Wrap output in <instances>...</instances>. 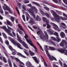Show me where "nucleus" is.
I'll return each instance as SVG.
<instances>
[{"label":"nucleus","mask_w":67,"mask_h":67,"mask_svg":"<svg viewBox=\"0 0 67 67\" xmlns=\"http://www.w3.org/2000/svg\"><path fill=\"white\" fill-rule=\"evenodd\" d=\"M22 17L24 21H25V22H26V20H25V16L24 15H23Z\"/></svg>","instance_id":"44"},{"label":"nucleus","mask_w":67,"mask_h":67,"mask_svg":"<svg viewBox=\"0 0 67 67\" xmlns=\"http://www.w3.org/2000/svg\"><path fill=\"white\" fill-rule=\"evenodd\" d=\"M52 57L53 59H54L55 60H57V59H56V58H55V57H54V56H53V55H52Z\"/></svg>","instance_id":"57"},{"label":"nucleus","mask_w":67,"mask_h":67,"mask_svg":"<svg viewBox=\"0 0 67 67\" xmlns=\"http://www.w3.org/2000/svg\"><path fill=\"white\" fill-rule=\"evenodd\" d=\"M26 14H27V16H26V20L27 21H28L29 19V17L30 19H31V17H30V15H29V14L28 13L26 12Z\"/></svg>","instance_id":"20"},{"label":"nucleus","mask_w":67,"mask_h":67,"mask_svg":"<svg viewBox=\"0 0 67 67\" xmlns=\"http://www.w3.org/2000/svg\"><path fill=\"white\" fill-rule=\"evenodd\" d=\"M24 34H25V36H24V37L25 38V40H26V41H27V42L28 43H29L30 42V41H32L31 39L30 38L28 39V37H29V35L27 34L26 33H25V32H24Z\"/></svg>","instance_id":"7"},{"label":"nucleus","mask_w":67,"mask_h":67,"mask_svg":"<svg viewBox=\"0 0 67 67\" xmlns=\"http://www.w3.org/2000/svg\"><path fill=\"white\" fill-rule=\"evenodd\" d=\"M54 2H55V3H58V1L57 0H52Z\"/></svg>","instance_id":"55"},{"label":"nucleus","mask_w":67,"mask_h":67,"mask_svg":"<svg viewBox=\"0 0 67 67\" xmlns=\"http://www.w3.org/2000/svg\"><path fill=\"white\" fill-rule=\"evenodd\" d=\"M49 33H50L51 35H54V33L52 31H51Z\"/></svg>","instance_id":"59"},{"label":"nucleus","mask_w":67,"mask_h":67,"mask_svg":"<svg viewBox=\"0 0 67 67\" xmlns=\"http://www.w3.org/2000/svg\"><path fill=\"white\" fill-rule=\"evenodd\" d=\"M56 38L57 39H56L55 41H56V42H60L61 40L60 38H59V37H56Z\"/></svg>","instance_id":"26"},{"label":"nucleus","mask_w":67,"mask_h":67,"mask_svg":"<svg viewBox=\"0 0 67 67\" xmlns=\"http://www.w3.org/2000/svg\"><path fill=\"white\" fill-rule=\"evenodd\" d=\"M49 47L52 51H55V49L53 47L49 46Z\"/></svg>","instance_id":"32"},{"label":"nucleus","mask_w":67,"mask_h":67,"mask_svg":"<svg viewBox=\"0 0 67 67\" xmlns=\"http://www.w3.org/2000/svg\"><path fill=\"white\" fill-rule=\"evenodd\" d=\"M29 53L31 56H33L35 55V53H33V52L31 51L30 50H29Z\"/></svg>","instance_id":"22"},{"label":"nucleus","mask_w":67,"mask_h":67,"mask_svg":"<svg viewBox=\"0 0 67 67\" xmlns=\"http://www.w3.org/2000/svg\"><path fill=\"white\" fill-rule=\"evenodd\" d=\"M32 57L36 63H37V64H38L39 63L37 58L36 57Z\"/></svg>","instance_id":"14"},{"label":"nucleus","mask_w":67,"mask_h":67,"mask_svg":"<svg viewBox=\"0 0 67 67\" xmlns=\"http://www.w3.org/2000/svg\"><path fill=\"white\" fill-rule=\"evenodd\" d=\"M60 36L62 38H64V36H65V33L63 32H61L60 34Z\"/></svg>","instance_id":"18"},{"label":"nucleus","mask_w":67,"mask_h":67,"mask_svg":"<svg viewBox=\"0 0 67 67\" xmlns=\"http://www.w3.org/2000/svg\"><path fill=\"white\" fill-rule=\"evenodd\" d=\"M49 42L50 43H51V44H53V45H54V46H56V44H55V42H53L51 40H50Z\"/></svg>","instance_id":"30"},{"label":"nucleus","mask_w":67,"mask_h":67,"mask_svg":"<svg viewBox=\"0 0 67 67\" xmlns=\"http://www.w3.org/2000/svg\"><path fill=\"white\" fill-rule=\"evenodd\" d=\"M58 51L59 52H60L61 53H64L65 52V50L63 49H58Z\"/></svg>","instance_id":"19"},{"label":"nucleus","mask_w":67,"mask_h":67,"mask_svg":"<svg viewBox=\"0 0 67 67\" xmlns=\"http://www.w3.org/2000/svg\"><path fill=\"white\" fill-rule=\"evenodd\" d=\"M54 35L56 36L57 37H58L59 36V35H58V34L56 32H55L54 33Z\"/></svg>","instance_id":"38"},{"label":"nucleus","mask_w":67,"mask_h":67,"mask_svg":"<svg viewBox=\"0 0 67 67\" xmlns=\"http://www.w3.org/2000/svg\"><path fill=\"white\" fill-rule=\"evenodd\" d=\"M15 59L16 60V62H19L20 60L17 58H15Z\"/></svg>","instance_id":"49"},{"label":"nucleus","mask_w":67,"mask_h":67,"mask_svg":"<svg viewBox=\"0 0 67 67\" xmlns=\"http://www.w3.org/2000/svg\"><path fill=\"white\" fill-rule=\"evenodd\" d=\"M42 19L43 21L44 22H46V23H47V22L48 23V21H47V19H46V18L44 17H43L42 18Z\"/></svg>","instance_id":"28"},{"label":"nucleus","mask_w":67,"mask_h":67,"mask_svg":"<svg viewBox=\"0 0 67 67\" xmlns=\"http://www.w3.org/2000/svg\"><path fill=\"white\" fill-rule=\"evenodd\" d=\"M16 10L17 11L19 15H20V12H19V10L18 9V7H16Z\"/></svg>","instance_id":"37"},{"label":"nucleus","mask_w":67,"mask_h":67,"mask_svg":"<svg viewBox=\"0 0 67 67\" xmlns=\"http://www.w3.org/2000/svg\"><path fill=\"white\" fill-rule=\"evenodd\" d=\"M44 33L45 34V36H46V37H47V40H48V35H47V32H46L45 31H44Z\"/></svg>","instance_id":"31"},{"label":"nucleus","mask_w":67,"mask_h":67,"mask_svg":"<svg viewBox=\"0 0 67 67\" xmlns=\"http://www.w3.org/2000/svg\"><path fill=\"white\" fill-rule=\"evenodd\" d=\"M28 23L30 24H31V25H33V24H35V23L34 21V19L32 18H31L30 19V20L28 21Z\"/></svg>","instance_id":"11"},{"label":"nucleus","mask_w":67,"mask_h":67,"mask_svg":"<svg viewBox=\"0 0 67 67\" xmlns=\"http://www.w3.org/2000/svg\"><path fill=\"white\" fill-rule=\"evenodd\" d=\"M32 3H34V4H35L38 7H41V6L40 5L37 3H36V2H32Z\"/></svg>","instance_id":"27"},{"label":"nucleus","mask_w":67,"mask_h":67,"mask_svg":"<svg viewBox=\"0 0 67 67\" xmlns=\"http://www.w3.org/2000/svg\"><path fill=\"white\" fill-rule=\"evenodd\" d=\"M51 12L52 14L54 16L55 20L57 21V22H60L59 20H60L59 16L57 15L56 12H54L53 10H51Z\"/></svg>","instance_id":"3"},{"label":"nucleus","mask_w":67,"mask_h":67,"mask_svg":"<svg viewBox=\"0 0 67 67\" xmlns=\"http://www.w3.org/2000/svg\"><path fill=\"white\" fill-rule=\"evenodd\" d=\"M43 63L45 67H47V66H48L47 65V64L46 63V62H44Z\"/></svg>","instance_id":"50"},{"label":"nucleus","mask_w":67,"mask_h":67,"mask_svg":"<svg viewBox=\"0 0 67 67\" xmlns=\"http://www.w3.org/2000/svg\"><path fill=\"white\" fill-rule=\"evenodd\" d=\"M22 8L25 11H26V8H25V5L23 4L22 5Z\"/></svg>","instance_id":"35"},{"label":"nucleus","mask_w":67,"mask_h":67,"mask_svg":"<svg viewBox=\"0 0 67 67\" xmlns=\"http://www.w3.org/2000/svg\"><path fill=\"white\" fill-rule=\"evenodd\" d=\"M16 35L18 41L20 42L21 44H23V45L27 49H28L29 47H28V46H27V44L25 43L24 41H23L22 42V40L21 39V38L20 37V36H19V35H18V34L17 33L16 34Z\"/></svg>","instance_id":"2"},{"label":"nucleus","mask_w":67,"mask_h":67,"mask_svg":"<svg viewBox=\"0 0 67 67\" xmlns=\"http://www.w3.org/2000/svg\"><path fill=\"white\" fill-rule=\"evenodd\" d=\"M64 43L65 44V46H67V42L65 40H63L62 41L61 43H60L59 45L60 46H61V47H64Z\"/></svg>","instance_id":"10"},{"label":"nucleus","mask_w":67,"mask_h":67,"mask_svg":"<svg viewBox=\"0 0 67 67\" xmlns=\"http://www.w3.org/2000/svg\"><path fill=\"white\" fill-rule=\"evenodd\" d=\"M8 61L9 64H10L11 63V60H9V59H8Z\"/></svg>","instance_id":"63"},{"label":"nucleus","mask_w":67,"mask_h":67,"mask_svg":"<svg viewBox=\"0 0 67 67\" xmlns=\"http://www.w3.org/2000/svg\"><path fill=\"white\" fill-rule=\"evenodd\" d=\"M51 24L53 25V28L55 30H57L58 32H60V31L61 30L59 29L58 27V26L57 25L53 23H51Z\"/></svg>","instance_id":"6"},{"label":"nucleus","mask_w":67,"mask_h":67,"mask_svg":"<svg viewBox=\"0 0 67 67\" xmlns=\"http://www.w3.org/2000/svg\"><path fill=\"white\" fill-rule=\"evenodd\" d=\"M19 63H20V64H22V65H24V64L22 62H21V61H19Z\"/></svg>","instance_id":"56"},{"label":"nucleus","mask_w":67,"mask_h":67,"mask_svg":"<svg viewBox=\"0 0 67 67\" xmlns=\"http://www.w3.org/2000/svg\"><path fill=\"white\" fill-rule=\"evenodd\" d=\"M8 47L10 50H11L12 51H12V55H16V51L15 50L13 49L12 46L10 45Z\"/></svg>","instance_id":"8"},{"label":"nucleus","mask_w":67,"mask_h":67,"mask_svg":"<svg viewBox=\"0 0 67 67\" xmlns=\"http://www.w3.org/2000/svg\"><path fill=\"white\" fill-rule=\"evenodd\" d=\"M1 28L2 29H4V30H5V31H6V30H9V29H7V27H6V26H4L3 27H1Z\"/></svg>","instance_id":"34"},{"label":"nucleus","mask_w":67,"mask_h":67,"mask_svg":"<svg viewBox=\"0 0 67 67\" xmlns=\"http://www.w3.org/2000/svg\"><path fill=\"white\" fill-rule=\"evenodd\" d=\"M36 20L37 21H41V19L38 15H37L36 18Z\"/></svg>","instance_id":"21"},{"label":"nucleus","mask_w":67,"mask_h":67,"mask_svg":"<svg viewBox=\"0 0 67 67\" xmlns=\"http://www.w3.org/2000/svg\"><path fill=\"white\" fill-rule=\"evenodd\" d=\"M18 26L19 28V29H20V30L23 31L24 32H25L23 30V27L20 25V24H18Z\"/></svg>","instance_id":"16"},{"label":"nucleus","mask_w":67,"mask_h":67,"mask_svg":"<svg viewBox=\"0 0 67 67\" xmlns=\"http://www.w3.org/2000/svg\"><path fill=\"white\" fill-rule=\"evenodd\" d=\"M0 12L2 14H3V10H2V9L1 8V7L0 8Z\"/></svg>","instance_id":"43"},{"label":"nucleus","mask_w":67,"mask_h":67,"mask_svg":"<svg viewBox=\"0 0 67 67\" xmlns=\"http://www.w3.org/2000/svg\"><path fill=\"white\" fill-rule=\"evenodd\" d=\"M39 11L42 15H46L47 18H49V15L48 13H44V12L41 9H39Z\"/></svg>","instance_id":"9"},{"label":"nucleus","mask_w":67,"mask_h":67,"mask_svg":"<svg viewBox=\"0 0 67 67\" xmlns=\"http://www.w3.org/2000/svg\"><path fill=\"white\" fill-rule=\"evenodd\" d=\"M63 66L64 67H67V65L65 64H64Z\"/></svg>","instance_id":"64"},{"label":"nucleus","mask_w":67,"mask_h":67,"mask_svg":"<svg viewBox=\"0 0 67 67\" xmlns=\"http://www.w3.org/2000/svg\"><path fill=\"white\" fill-rule=\"evenodd\" d=\"M5 43L8 45V46H9V41H6L5 42Z\"/></svg>","instance_id":"47"},{"label":"nucleus","mask_w":67,"mask_h":67,"mask_svg":"<svg viewBox=\"0 0 67 67\" xmlns=\"http://www.w3.org/2000/svg\"><path fill=\"white\" fill-rule=\"evenodd\" d=\"M11 16V17L10 18V20L11 21L13 22H14V19H15V18L13 16Z\"/></svg>","instance_id":"29"},{"label":"nucleus","mask_w":67,"mask_h":67,"mask_svg":"<svg viewBox=\"0 0 67 67\" xmlns=\"http://www.w3.org/2000/svg\"><path fill=\"white\" fill-rule=\"evenodd\" d=\"M57 12L59 14V15H62V12H59V11H57Z\"/></svg>","instance_id":"45"},{"label":"nucleus","mask_w":67,"mask_h":67,"mask_svg":"<svg viewBox=\"0 0 67 67\" xmlns=\"http://www.w3.org/2000/svg\"><path fill=\"white\" fill-rule=\"evenodd\" d=\"M12 33L13 35L14 36V37H15V36H16L15 33L14 31L12 32Z\"/></svg>","instance_id":"51"},{"label":"nucleus","mask_w":67,"mask_h":67,"mask_svg":"<svg viewBox=\"0 0 67 67\" xmlns=\"http://www.w3.org/2000/svg\"><path fill=\"white\" fill-rule=\"evenodd\" d=\"M44 8L45 10H46L47 11H49V8L48 7H44Z\"/></svg>","instance_id":"36"},{"label":"nucleus","mask_w":67,"mask_h":67,"mask_svg":"<svg viewBox=\"0 0 67 67\" xmlns=\"http://www.w3.org/2000/svg\"><path fill=\"white\" fill-rule=\"evenodd\" d=\"M24 3H29L30 2L29 1L27 0H25L24 1Z\"/></svg>","instance_id":"42"},{"label":"nucleus","mask_w":67,"mask_h":67,"mask_svg":"<svg viewBox=\"0 0 67 67\" xmlns=\"http://www.w3.org/2000/svg\"><path fill=\"white\" fill-rule=\"evenodd\" d=\"M17 55L19 56H20V57H23V58H26V57L22 55V54L20 53H18L17 54Z\"/></svg>","instance_id":"24"},{"label":"nucleus","mask_w":67,"mask_h":67,"mask_svg":"<svg viewBox=\"0 0 67 67\" xmlns=\"http://www.w3.org/2000/svg\"><path fill=\"white\" fill-rule=\"evenodd\" d=\"M4 5H6L5 7H3V8L4 9V10H7V11H8V10H9V9H10L9 7L7 5H6V4H4Z\"/></svg>","instance_id":"15"},{"label":"nucleus","mask_w":67,"mask_h":67,"mask_svg":"<svg viewBox=\"0 0 67 67\" xmlns=\"http://www.w3.org/2000/svg\"><path fill=\"white\" fill-rule=\"evenodd\" d=\"M61 24L62 25H63V26H66V25L65 24L63 23H62Z\"/></svg>","instance_id":"62"},{"label":"nucleus","mask_w":67,"mask_h":67,"mask_svg":"<svg viewBox=\"0 0 67 67\" xmlns=\"http://www.w3.org/2000/svg\"><path fill=\"white\" fill-rule=\"evenodd\" d=\"M59 63L60 64V65H61V66H63V64L62 63V62H61V61H60V60Z\"/></svg>","instance_id":"53"},{"label":"nucleus","mask_w":67,"mask_h":67,"mask_svg":"<svg viewBox=\"0 0 67 67\" xmlns=\"http://www.w3.org/2000/svg\"><path fill=\"white\" fill-rule=\"evenodd\" d=\"M33 10L36 13H37V9H36L35 7L34 6V7H32L31 9H29L28 10V11L30 13H31L33 17L35 19L36 16H35V15L34 14V12L33 11Z\"/></svg>","instance_id":"1"},{"label":"nucleus","mask_w":67,"mask_h":67,"mask_svg":"<svg viewBox=\"0 0 67 67\" xmlns=\"http://www.w3.org/2000/svg\"><path fill=\"white\" fill-rule=\"evenodd\" d=\"M17 5L18 6L19 8H20L21 7V4L18 2V1H17Z\"/></svg>","instance_id":"40"},{"label":"nucleus","mask_w":67,"mask_h":67,"mask_svg":"<svg viewBox=\"0 0 67 67\" xmlns=\"http://www.w3.org/2000/svg\"><path fill=\"white\" fill-rule=\"evenodd\" d=\"M51 38L52 40H53V41H56V38L53 37H51Z\"/></svg>","instance_id":"39"},{"label":"nucleus","mask_w":67,"mask_h":67,"mask_svg":"<svg viewBox=\"0 0 67 67\" xmlns=\"http://www.w3.org/2000/svg\"><path fill=\"white\" fill-rule=\"evenodd\" d=\"M3 60L4 62L5 63H6L7 62V60H6V59H5V57H3Z\"/></svg>","instance_id":"46"},{"label":"nucleus","mask_w":67,"mask_h":67,"mask_svg":"<svg viewBox=\"0 0 67 67\" xmlns=\"http://www.w3.org/2000/svg\"><path fill=\"white\" fill-rule=\"evenodd\" d=\"M18 32H19L20 34V35H22L23 34V31H22L21 30H18Z\"/></svg>","instance_id":"41"},{"label":"nucleus","mask_w":67,"mask_h":67,"mask_svg":"<svg viewBox=\"0 0 67 67\" xmlns=\"http://www.w3.org/2000/svg\"><path fill=\"white\" fill-rule=\"evenodd\" d=\"M3 18L1 16V15H0V20H3Z\"/></svg>","instance_id":"58"},{"label":"nucleus","mask_w":67,"mask_h":67,"mask_svg":"<svg viewBox=\"0 0 67 67\" xmlns=\"http://www.w3.org/2000/svg\"><path fill=\"white\" fill-rule=\"evenodd\" d=\"M37 34H39V35H40L41 34V32L40 31H38L37 32Z\"/></svg>","instance_id":"60"},{"label":"nucleus","mask_w":67,"mask_h":67,"mask_svg":"<svg viewBox=\"0 0 67 67\" xmlns=\"http://www.w3.org/2000/svg\"><path fill=\"white\" fill-rule=\"evenodd\" d=\"M63 16H65V17H66L67 18V16L65 13H63Z\"/></svg>","instance_id":"61"},{"label":"nucleus","mask_w":67,"mask_h":67,"mask_svg":"<svg viewBox=\"0 0 67 67\" xmlns=\"http://www.w3.org/2000/svg\"><path fill=\"white\" fill-rule=\"evenodd\" d=\"M6 32L8 33V35H10V36H12V37H13V36L12 34L10 32L11 31H10V30H9V29H6Z\"/></svg>","instance_id":"12"},{"label":"nucleus","mask_w":67,"mask_h":67,"mask_svg":"<svg viewBox=\"0 0 67 67\" xmlns=\"http://www.w3.org/2000/svg\"><path fill=\"white\" fill-rule=\"evenodd\" d=\"M0 41H1V42L2 44H3V41H2V38H1V37H0Z\"/></svg>","instance_id":"54"},{"label":"nucleus","mask_w":67,"mask_h":67,"mask_svg":"<svg viewBox=\"0 0 67 67\" xmlns=\"http://www.w3.org/2000/svg\"><path fill=\"white\" fill-rule=\"evenodd\" d=\"M45 46H46L45 47V49H46V53L47 54V55L49 57V59L51 60H53L54 59H53V58L52 57V56L51 55H50V54L48 53V51L47 50V49H48V48L47 47V46L45 45Z\"/></svg>","instance_id":"5"},{"label":"nucleus","mask_w":67,"mask_h":67,"mask_svg":"<svg viewBox=\"0 0 67 67\" xmlns=\"http://www.w3.org/2000/svg\"><path fill=\"white\" fill-rule=\"evenodd\" d=\"M26 65L28 67H32V64L29 62H26Z\"/></svg>","instance_id":"17"},{"label":"nucleus","mask_w":67,"mask_h":67,"mask_svg":"<svg viewBox=\"0 0 67 67\" xmlns=\"http://www.w3.org/2000/svg\"><path fill=\"white\" fill-rule=\"evenodd\" d=\"M9 39L10 40L12 43H13L14 45H16L19 48H20V49H23L21 47V44L19 43H16L14 41V39H12L11 37H9Z\"/></svg>","instance_id":"4"},{"label":"nucleus","mask_w":67,"mask_h":67,"mask_svg":"<svg viewBox=\"0 0 67 67\" xmlns=\"http://www.w3.org/2000/svg\"><path fill=\"white\" fill-rule=\"evenodd\" d=\"M63 1L66 4H67V0H63Z\"/></svg>","instance_id":"48"},{"label":"nucleus","mask_w":67,"mask_h":67,"mask_svg":"<svg viewBox=\"0 0 67 67\" xmlns=\"http://www.w3.org/2000/svg\"><path fill=\"white\" fill-rule=\"evenodd\" d=\"M24 53L25 54H26V55H27V56L29 55V53H27L26 52L24 51Z\"/></svg>","instance_id":"52"},{"label":"nucleus","mask_w":67,"mask_h":67,"mask_svg":"<svg viewBox=\"0 0 67 67\" xmlns=\"http://www.w3.org/2000/svg\"><path fill=\"white\" fill-rule=\"evenodd\" d=\"M29 44L31 46L33 47L35 49H37L36 47L32 43V41H30V43H29Z\"/></svg>","instance_id":"13"},{"label":"nucleus","mask_w":67,"mask_h":67,"mask_svg":"<svg viewBox=\"0 0 67 67\" xmlns=\"http://www.w3.org/2000/svg\"><path fill=\"white\" fill-rule=\"evenodd\" d=\"M7 23L9 25H10V26H12L13 25L8 20H7Z\"/></svg>","instance_id":"23"},{"label":"nucleus","mask_w":67,"mask_h":67,"mask_svg":"<svg viewBox=\"0 0 67 67\" xmlns=\"http://www.w3.org/2000/svg\"><path fill=\"white\" fill-rule=\"evenodd\" d=\"M46 24L47 25V29H49V28H51V25L48 24V23H46Z\"/></svg>","instance_id":"25"},{"label":"nucleus","mask_w":67,"mask_h":67,"mask_svg":"<svg viewBox=\"0 0 67 67\" xmlns=\"http://www.w3.org/2000/svg\"><path fill=\"white\" fill-rule=\"evenodd\" d=\"M2 34L3 36V37L7 39V36L6 35L4 34V33H3Z\"/></svg>","instance_id":"33"}]
</instances>
